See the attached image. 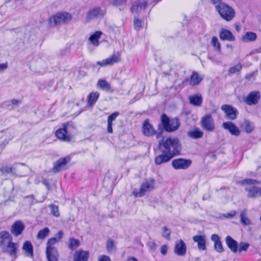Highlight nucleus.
<instances>
[{
    "mask_svg": "<svg viewBox=\"0 0 261 261\" xmlns=\"http://www.w3.org/2000/svg\"><path fill=\"white\" fill-rule=\"evenodd\" d=\"M161 123L158 125L157 131L152 124L149 123V120L148 118L146 119L142 124L143 134L147 137L156 135V138L159 139L162 136L163 130L171 133L177 130L180 126V122L177 117L170 119L166 114L161 115Z\"/></svg>",
    "mask_w": 261,
    "mask_h": 261,
    "instance_id": "f257e3e1",
    "label": "nucleus"
},
{
    "mask_svg": "<svg viewBox=\"0 0 261 261\" xmlns=\"http://www.w3.org/2000/svg\"><path fill=\"white\" fill-rule=\"evenodd\" d=\"M159 149L160 151H164L173 158L180 154L182 147L178 139L169 137L166 139H162L161 141H160Z\"/></svg>",
    "mask_w": 261,
    "mask_h": 261,
    "instance_id": "f03ea898",
    "label": "nucleus"
},
{
    "mask_svg": "<svg viewBox=\"0 0 261 261\" xmlns=\"http://www.w3.org/2000/svg\"><path fill=\"white\" fill-rule=\"evenodd\" d=\"M221 17L227 21H230L235 16V11L230 6L221 3L215 6Z\"/></svg>",
    "mask_w": 261,
    "mask_h": 261,
    "instance_id": "7ed1b4c3",
    "label": "nucleus"
},
{
    "mask_svg": "<svg viewBox=\"0 0 261 261\" xmlns=\"http://www.w3.org/2000/svg\"><path fill=\"white\" fill-rule=\"evenodd\" d=\"M72 18L71 15L67 12H63L57 13L50 17L48 19V23L50 27L58 24L69 22Z\"/></svg>",
    "mask_w": 261,
    "mask_h": 261,
    "instance_id": "20e7f679",
    "label": "nucleus"
},
{
    "mask_svg": "<svg viewBox=\"0 0 261 261\" xmlns=\"http://www.w3.org/2000/svg\"><path fill=\"white\" fill-rule=\"evenodd\" d=\"M154 179L146 180L145 182L141 184L139 191L135 190L133 191V194L136 197H142L145 195L146 192L152 190L154 188Z\"/></svg>",
    "mask_w": 261,
    "mask_h": 261,
    "instance_id": "39448f33",
    "label": "nucleus"
},
{
    "mask_svg": "<svg viewBox=\"0 0 261 261\" xmlns=\"http://www.w3.org/2000/svg\"><path fill=\"white\" fill-rule=\"evenodd\" d=\"M201 126L203 130L208 132H213L215 129L214 120L210 114H206L201 119Z\"/></svg>",
    "mask_w": 261,
    "mask_h": 261,
    "instance_id": "423d86ee",
    "label": "nucleus"
},
{
    "mask_svg": "<svg viewBox=\"0 0 261 261\" xmlns=\"http://www.w3.org/2000/svg\"><path fill=\"white\" fill-rule=\"evenodd\" d=\"M106 14V10L99 7L90 9L87 13L86 19L89 21L95 18H102Z\"/></svg>",
    "mask_w": 261,
    "mask_h": 261,
    "instance_id": "0eeeda50",
    "label": "nucleus"
},
{
    "mask_svg": "<svg viewBox=\"0 0 261 261\" xmlns=\"http://www.w3.org/2000/svg\"><path fill=\"white\" fill-rule=\"evenodd\" d=\"M192 161L190 159L178 158L172 161V166L176 170L188 169L192 164Z\"/></svg>",
    "mask_w": 261,
    "mask_h": 261,
    "instance_id": "6e6552de",
    "label": "nucleus"
},
{
    "mask_svg": "<svg viewBox=\"0 0 261 261\" xmlns=\"http://www.w3.org/2000/svg\"><path fill=\"white\" fill-rule=\"evenodd\" d=\"M71 160L69 156L64 158H60L54 163V167L52 169L53 172L55 173L59 172L62 170L67 169V164Z\"/></svg>",
    "mask_w": 261,
    "mask_h": 261,
    "instance_id": "1a4fd4ad",
    "label": "nucleus"
},
{
    "mask_svg": "<svg viewBox=\"0 0 261 261\" xmlns=\"http://www.w3.org/2000/svg\"><path fill=\"white\" fill-rule=\"evenodd\" d=\"M221 109L225 113L227 119L233 120L237 118L239 114L238 110L231 105H223Z\"/></svg>",
    "mask_w": 261,
    "mask_h": 261,
    "instance_id": "9d476101",
    "label": "nucleus"
},
{
    "mask_svg": "<svg viewBox=\"0 0 261 261\" xmlns=\"http://www.w3.org/2000/svg\"><path fill=\"white\" fill-rule=\"evenodd\" d=\"M69 125V123H63V127L57 129L56 132V137L60 140L65 142H69L71 140L70 135L68 134V126Z\"/></svg>",
    "mask_w": 261,
    "mask_h": 261,
    "instance_id": "9b49d317",
    "label": "nucleus"
},
{
    "mask_svg": "<svg viewBox=\"0 0 261 261\" xmlns=\"http://www.w3.org/2000/svg\"><path fill=\"white\" fill-rule=\"evenodd\" d=\"M148 0H138L132 6L130 11L133 13L139 14L141 10H145L147 7Z\"/></svg>",
    "mask_w": 261,
    "mask_h": 261,
    "instance_id": "f8f14e48",
    "label": "nucleus"
},
{
    "mask_svg": "<svg viewBox=\"0 0 261 261\" xmlns=\"http://www.w3.org/2000/svg\"><path fill=\"white\" fill-rule=\"evenodd\" d=\"M260 98V93L258 91L250 92L247 96L245 102L249 106L255 105L258 102Z\"/></svg>",
    "mask_w": 261,
    "mask_h": 261,
    "instance_id": "ddd939ff",
    "label": "nucleus"
},
{
    "mask_svg": "<svg viewBox=\"0 0 261 261\" xmlns=\"http://www.w3.org/2000/svg\"><path fill=\"white\" fill-rule=\"evenodd\" d=\"M25 229V225L21 220H17L12 224L11 232L15 237L21 235Z\"/></svg>",
    "mask_w": 261,
    "mask_h": 261,
    "instance_id": "4468645a",
    "label": "nucleus"
},
{
    "mask_svg": "<svg viewBox=\"0 0 261 261\" xmlns=\"http://www.w3.org/2000/svg\"><path fill=\"white\" fill-rule=\"evenodd\" d=\"M245 191L247 192V196L250 198L256 199L261 196V188L252 186L245 188Z\"/></svg>",
    "mask_w": 261,
    "mask_h": 261,
    "instance_id": "2eb2a0df",
    "label": "nucleus"
},
{
    "mask_svg": "<svg viewBox=\"0 0 261 261\" xmlns=\"http://www.w3.org/2000/svg\"><path fill=\"white\" fill-rule=\"evenodd\" d=\"M222 127L229 131L230 134L235 136H238L240 134V130L239 128L231 121H227L223 122Z\"/></svg>",
    "mask_w": 261,
    "mask_h": 261,
    "instance_id": "dca6fc26",
    "label": "nucleus"
},
{
    "mask_svg": "<svg viewBox=\"0 0 261 261\" xmlns=\"http://www.w3.org/2000/svg\"><path fill=\"white\" fill-rule=\"evenodd\" d=\"M120 60V58L119 56L113 55L111 57L108 58L105 60L97 62V64L101 67H103L113 65L114 63H118Z\"/></svg>",
    "mask_w": 261,
    "mask_h": 261,
    "instance_id": "f3484780",
    "label": "nucleus"
},
{
    "mask_svg": "<svg viewBox=\"0 0 261 261\" xmlns=\"http://www.w3.org/2000/svg\"><path fill=\"white\" fill-rule=\"evenodd\" d=\"M46 254L48 261H58L59 254L56 248L46 247Z\"/></svg>",
    "mask_w": 261,
    "mask_h": 261,
    "instance_id": "a211bd4d",
    "label": "nucleus"
},
{
    "mask_svg": "<svg viewBox=\"0 0 261 261\" xmlns=\"http://www.w3.org/2000/svg\"><path fill=\"white\" fill-rule=\"evenodd\" d=\"M89 252L83 250H79L75 252L73 261H88Z\"/></svg>",
    "mask_w": 261,
    "mask_h": 261,
    "instance_id": "6ab92c4d",
    "label": "nucleus"
},
{
    "mask_svg": "<svg viewBox=\"0 0 261 261\" xmlns=\"http://www.w3.org/2000/svg\"><path fill=\"white\" fill-rule=\"evenodd\" d=\"M211 240L214 243V249L219 253H222L224 251L222 242L220 237L217 234H213L211 236Z\"/></svg>",
    "mask_w": 261,
    "mask_h": 261,
    "instance_id": "aec40b11",
    "label": "nucleus"
},
{
    "mask_svg": "<svg viewBox=\"0 0 261 261\" xmlns=\"http://www.w3.org/2000/svg\"><path fill=\"white\" fill-rule=\"evenodd\" d=\"M174 253L179 256L184 255L187 251V246L184 241L180 240L175 244Z\"/></svg>",
    "mask_w": 261,
    "mask_h": 261,
    "instance_id": "412c9836",
    "label": "nucleus"
},
{
    "mask_svg": "<svg viewBox=\"0 0 261 261\" xmlns=\"http://www.w3.org/2000/svg\"><path fill=\"white\" fill-rule=\"evenodd\" d=\"M219 37L222 40L234 41L236 40L234 36L230 31L223 28L220 31Z\"/></svg>",
    "mask_w": 261,
    "mask_h": 261,
    "instance_id": "4be33fe9",
    "label": "nucleus"
},
{
    "mask_svg": "<svg viewBox=\"0 0 261 261\" xmlns=\"http://www.w3.org/2000/svg\"><path fill=\"white\" fill-rule=\"evenodd\" d=\"M193 240L195 242L197 243V247L200 250H206L205 236L196 235L193 237Z\"/></svg>",
    "mask_w": 261,
    "mask_h": 261,
    "instance_id": "5701e85b",
    "label": "nucleus"
},
{
    "mask_svg": "<svg viewBox=\"0 0 261 261\" xmlns=\"http://www.w3.org/2000/svg\"><path fill=\"white\" fill-rule=\"evenodd\" d=\"M161 152L162 154L156 156L154 159V163L156 165H159L167 163L173 158L168 154L165 153L164 151H161Z\"/></svg>",
    "mask_w": 261,
    "mask_h": 261,
    "instance_id": "b1692460",
    "label": "nucleus"
},
{
    "mask_svg": "<svg viewBox=\"0 0 261 261\" xmlns=\"http://www.w3.org/2000/svg\"><path fill=\"white\" fill-rule=\"evenodd\" d=\"M225 242L230 249V250L233 253H236L238 250V243L237 241L234 240L231 236H227L225 238Z\"/></svg>",
    "mask_w": 261,
    "mask_h": 261,
    "instance_id": "393cba45",
    "label": "nucleus"
},
{
    "mask_svg": "<svg viewBox=\"0 0 261 261\" xmlns=\"http://www.w3.org/2000/svg\"><path fill=\"white\" fill-rule=\"evenodd\" d=\"M12 237L7 231L0 232V247H4L8 244V242L12 241Z\"/></svg>",
    "mask_w": 261,
    "mask_h": 261,
    "instance_id": "a878e982",
    "label": "nucleus"
},
{
    "mask_svg": "<svg viewBox=\"0 0 261 261\" xmlns=\"http://www.w3.org/2000/svg\"><path fill=\"white\" fill-rule=\"evenodd\" d=\"M187 136L192 139H200L203 137V132L199 128L195 127L187 133Z\"/></svg>",
    "mask_w": 261,
    "mask_h": 261,
    "instance_id": "bb28decb",
    "label": "nucleus"
},
{
    "mask_svg": "<svg viewBox=\"0 0 261 261\" xmlns=\"http://www.w3.org/2000/svg\"><path fill=\"white\" fill-rule=\"evenodd\" d=\"M22 250L27 256L33 258L34 256L33 246L29 241H25L22 246Z\"/></svg>",
    "mask_w": 261,
    "mask_h": 261,
    "instance_id": "cd10ccee",
    "label": "nucleus"
},
{
    "mask_svg": "<svg viewBox=\"0 0 261 261\" xmlns=\"http://www.w3.org/2000/svg\"><path fill=\"white\" fill-rule=\"evenodd\" d=\"M99 93L98 92H92L88 96L87 105L89 107H93L98 100Z\"/></svg>",
    "mask_w": 261,
    "mask_h": 261,
    "instance_id": "c85d7f7f",
    "label": "nucleus"
},
{
    "mask_svg": "<svg viewBox=\"0 0 261 261\" xmlns=\"http://www.w3.org/2000/svg\"><path fill=\"white\" fill-rule=\"evenodd\" d=\"M256 34L252 32H247L242 37V40L244 42H253L256 40Z\"/></svg>",
    "mask_w": 261,
    "mask_h": 261,
    "instance_id": "c756f323",
    "label": "nucleus"
},
{
    "mask_svg": "<svg viewBox=\"0 0 261 261\" xmlns=\"http://www.w3.org/2000/svg\"><path fill=\"white\" fill-rule=\"evenodd\" d=\"M189 99L190 103L194 106H200L202 102V98L200 94L191 96Z\"/></svg>",
    "mask_w": 261,
    "mask_h": 261,
    "instance_id": "7c9ffc66",
    "label": "nucleus"
},
{
    "mask_svg": "<svg viewBox=\"0 0 261 261\" xmlns=\"http://www.w3.org/2000/svg\"><path fill=\"white\" fill-rule=\"evenodd\" d=\"M102 32L100 31H96L94 34L91 35L89 37V40L90 43L94 46H97L99 45V39L101 37Z\"/></svg>",
    "mask_w": 261,
    "mask_h": 261,
    "instance_id": "2f4dec72",
    "label": "nucleus"
},
{
    "mask_svg": "<svg viewBox=\"0 0 261 261\" xmlns=\"http://www.w3.org/2000/svg\"><path fill=\"white\" fill-rule=\"evenodd\" d=\"M17 165L14 164L12 166H4L0 168V171L2 173H12L16 174Z\"/></svg>",
    "mask_w": 261,
    "mask_h": 261,
    "instance_id": "473e14b6",
    "label": "nucleus"
},
{
    "mask_svg": "<svg viewBox=\"0 0 261 261\" xmlns=\"http://www.w3.org/2000/svg\"><path fill=\"white\" fill-rule=\"evenodd\" d=\"M202 81V78L199 77L198 74L193 72L191 75L189 81V85L194 86L198 85Z\"/></svg>",
    "mask_w": 261,
    "mask_h": 261,
    "instance_id": "72a5a7b5",
    "label": "nucleus"
},
{
    "mask_svg": "<svg viewBox=\"0 0 261 261\" xmlns=\"http://www.w3.org/2000/svg\"><path fill=\"white\" fill-rule=\"evenodd\" d=\"M242 127L245 132L248 134L251 133L254 128L253 123L249 120H245L243 124L242 125Z\"/></svg>",
    "mask_w": 261,
    "mask_h": 261,
    "instance_id": "f704fd0d",
    "label": "nucleus"
},
{
    "mask_svg": "<svg viewBox=\"0 0 261 261\" xmlns=\"http://www.w3.org/2000/svg\"><path fill=\"white\" fill-rule=\"evenodd\" d=\"M7 246L10 249L9 254L11 256H14L16 254L18 245L17 244L12 242V241L8 242Z\"/></svg>",
    "mask_w": 261,
    "mask_h": 261,
    "instance_id": "c9c22d12",
    "label": "nucleus"
},
{
    "mask_svg": "<svg viewBox=\"0 0 261 261\" xmlns=\"http://www.w3.org/2000/svg\"><path fill=\"white\" fill-rule=\"evenodd\" d=\"M237 183L242 186L258 185L260 183L259 181L253 179H245L237 181Z\"/></svg>",
    "mask_w": 261,
    "mask_h": 261,
    "instance_id": "e433bc0d",
    "label": "nucleus"
},
{
    "mask_svg": "<svg viewBox=\"0 0 261 261\" xmlns=\"http://www.w3.org/2000/svg\"><path fill=\"white\" fill-rule=\"evenodd\" d=\"M106 249L109 253L116 251V246L113 240L111 239H108L106 243Z\"/></svg>",
    "mask_w": 261,
    "mask_h": 261,
    "instance_id": "4c0bfd02",
    "label": "nucleus"
},
{
    "mask_svg": "<svg viewBox=\"0 0 261 261\" xmlns=\"http://www.w3.org/2000/svg\"><path fill=\"white\" fill-rule=\"evenodd\" d=\"M80 245V241L73 238H70L69 240V248L70 250L73 251L76 249Z\"/></svg>",
    "mask_w": 261,
    "mask_h": 261,
    "instance_id": "58836bf2",
    "label": "nucleus"
},
{
    "mask_svg": "<svg viewBox=\"0 0 261 261\" xmlns=\"http://www.w3.org/2000/svg\"><path fill=\"white\" fill-rule=\"evenodd\" d=\"M49 232V229L47 227H44L38 231L37 238L38 239H44L46 237L48 236Z\"/></svg>",
    "mask_w": 261,
    "mask_h": 261,
    "instance_id": "ea45409f",
    "label": "nucleus"
},
{
    "mask_svg": "<svg viewBox=\"0 0 261 261\" xmlns=\"http://www.w3.org/2000/svg\"><path fill=\"white\" fill-rule=\"evenodd\" d=\"M97 86L103 90L107 91H110L111 89L110 85L105 80H100L98 82Z\"/></svg>",
    "mask_w": 261,
    "mask_h": 261,
    "instance_id": "a19ab883",
    "label": "nucleus"
},
{
    "mask_svg": "<svg viewBox=\"0 0 261 261\" xmlns=\"http://www.w3.org/2000/svg\"><path fill=\"white\" fill-rule=\"evenodd\" d=\"M8 142L7 141L6 136L0 132V153L5 148Z\"/></svg>",
    "mask_w": 261,
    "mask_h": 261,
    "instance_id": "79ce46f5",
    "label": "nucleus"
},
{
    "mask_svg": "<svg viewBox=\"0 0 261 261\" xmlns=\"http://www.w3.org/2000/svg\"><path fill=\"white\" fill-rule=\"evenodd\" d=\"M48 207L50 209V214L53 216L56 217H59L60 216L58 206L51 204L48 205Z\"/></svg>",
    "mask_w": 261,
    "mask_h": 261,
    "instance_id": "37998d69",
    "label": "nucleus"
},
{
    "mask_svg": "<svg viewBox=\"0 0 261 261\" xmlns=\"http://www.w3.org/2000/svg\"><path fill=\"white\" fill-rule=\"evenodd\" d=\"M128 0H113L112 4L116 7H119V10L124 9V6L125 5Z\"/></svg>",
    "mask_w": 261,
    "mask_h": 261,
    "instance_id": "c03bdc74",
    "label": "nucleus"
},
{
    "mask_svg": "<svg viewBox=\"0 0 261 261\" xmlns=\"http://www.w3.org/2000/svg\"><path fill=\"white\" fill-rule=\"evenodd\" d=\"M246 213L245 211H243L241 212L240 215L241 222L242 224L248 225L251 223V221L246 216Z\"/></svg>",
    "mask_w": 261,
    "mask_h": 261,
    "instance_id": "a18cd8bd",
    "label": "nucleus"
},
{
    "mask_svg": "<svg viewBox=\"0 0 261 261\" xmlns=\"http://www.w3.org/2000/svg\"><path fill=\"white\" fill-rule=\"evenodd\" d=\"M134 25L135 30L137 31H139L140 29L143 28L142 21L137 17H135L134 19Z\"/></svg>",
    "mask_w": 261,
    "mask_h": 261,
    "instance_id": "49530a36",
    "label": "nucleus"
},
{
    "mask_svg": "<svg viewBox=\"0 0 261 261\" xmlns=\"http://www.w3.org/2000/svg\"><path fill=\"white\" fill-rule=\"evenodd\" d=\"M211 43L213 46L215 47L217 51L220 52L221 46L217 37L213 36L212 37Z\"/></svg>",
    "mask_w": 261,
    "mask_h": 261,
    "instance_id": "de8ad7c7",
    "label": "nucleus"
},
{
    "mask_svg": "<svg viewBox=\"0 0 261 261\" xmlns=\"http://www.w3.org/2000/svg\"><path fill=\"white\" fill-rule=\"evenodd\" d=\"M19 103H20L19 100L16 99H13L11 100V101H6V102H4V105L5 107H7L8 108H9L11 109H12V108H13V106H12L13 105H17Z\"/></svg>",
    "mask_w": 261,
    "mask_h": 261,
    "instance_id": "09e8293b",
    "label": "nucleus"
},
{
    "mask_svg": "<svg viewBox=\"0 0 261 261\" xmlns=\"http://www.w3.org/2000/svg\"><path fill=\"white\" fill-rule=\"evenodd\" d=\"M163 232L162 236L163 238L169 240L170 236L171 233V231L170 229H168L166 226H164L162 228Z\"/></svg>",
    "mask_w": 261,
    "mask_h": 261,
    "instance_id": "8fccbe9b",
    "label": "nucleus"
},
{
    "mask_svg": "<svg viewBox=\"0 0 261 261\" xmlns=\"http://www.w3.org/2000/svg\"><path fill=\"white\" fill-rule=\"evenodd\" d=\"M242 68L241 64L239 63L237 65L230 67L229 69V72L230 73H235L240 71Z\"/></svg>",
    "mask_w": 261,
    "mask_h": 261,
    "instance_id": "3c124183",
    "label": "nucleus"
},
{
    "mask_svg": "<svg viewBox=\"0 0 261 261\" xmlns=\"http://www.w3.org/2000/svg\"><path fill=\"white\" fill-rule=\"evenodd\" d=\"M57 242L58 241L56 238H51L49 239L46 243V247H50V248H55L53 246L55 245Z\"/></svg>",
    "mask_w": 261,
    "mask_h": 261,
    "instance_id": "603ef678",
    "label": "nucleus"
},
{
    "mask_svg": "<svg viewBox=\"0 0 261 261\" xmlns=\"http://www.w3.org/2000/svg\"><path fill=\"white\" fill-rule=\"evenodd\" d=\"M249 247V244L247 243L241 242L239 244V251L241 252L243 251H246Z\"/></svg>",
    "mask_w": 261,
    "mask_h": 261,
    "instance_id": "864d4df0",
    "label": "nucleus"
},
{
    "mask_svg": "<svg viewBox=\"0 0 261 261\" xmlns=\"http://www.w3.org/2000/svg\"><path fill=\"white\" fill-rule=\"evenodd\" d=\"M119 115V113L118 112H115L110 115L108 117V120L113 122L114 121L116 117Z\"/></svg>",
    "mask_w": 261,
    "mask_h": 261,
    "instance_id": "5fc2aeb1",
    "label": "nucleus"
},
{
    "mask_svg": "<svg viewBox=\"0 0 261 261\" xmlns=\"http://www.w3.org/2000/svg\"><path fill=\"white\" fill-rule=\"evenodd\" d=\"M8 63L0 64V73H3L8 68Z\"/></svg>",
    "mask_w": 261,
    "mask_h": 261,
    "instance_id": "6e6d98bb",
    "label": "nucleus"
},
{
    "mask_svg": "<svg viewBox=\"0 0 261 261\" xmlns=\"http://www.w3.org/2000/svg\"><path fill=\"white\" fill-rule=\"evenodd\" d=\"M108 121V126H107V132L109 133H113V122L110 121L108 120H107Z\"/></svg>",
    "mask_w": 261,
    "mask_h": 261,
    "instance_id": "4d7b16f0",
    "label": "nucleus"
},
{
    "mask_svg": "<svg viewBox=\"0 0 261 261\" xmlns=\"http://www.w3.org/2000/svg\"><path fill=\"white\" fill-rule=\"evenodd\" d=\"M167 251H168L167 245H163L161 246V252L163 255H166L167 253Z\"/></svg>",
    "mask_w": 261,
    "mask_h": 261,
    "instance_id": "13d9d810",
    "label": "nucleus"
},
{
    "mask_svg": "<svg viewBox=\"0 0 261 261\" xmlns=\"http://www.w3.org/2000/svg\"><path fill=\"white\" fill-rule=\"evenodd\" d=\"M98 261H111L110 257L106 255H102L98 258Z\"/></svg>",
    "mask_w": 261,
    "mask_h": 261,
    "instance_id": "bf43d9fd",
    "label": "nucleus"
},
{
    "mask_svg": "<svg viewBox=\"0 0 261 261\" xmlns=\"http://www.w3.org/2000/svg\"><path fill=\"white\" fill-rule=\"evenodd\" d=\"M69 53V49L67 48H65L62 50H61L59 53V55L61 57L67 56Z\"/></svg>",
    "mask_w": 261,
    "mask_h": 261,
    "instance_id": "052dcab7",
    "label": "nucleus"
},
{
    "mask_svg": "<svg viewBox=\"0 0 261 261\" xmlns=\"http://www.w3.org/2000/svg\"><path fill=\"white\" fill-rule=\"evenodd\" d=\"M63 232L62 230L59 231L56 235V238L58 240V241H59L63 237Z\"/></svg>",
    "mask_w": 261,
    "mask_h": 261,
    "instance_id": "680f3d73",
    "label": "nucleus"
},
{
    "mask_svg": "<svg viewBox=\"0 0 261 261\" xmlns=\"http://www.w3.org/2000/svg\"><path fill=\"white\" fill-rule=\"evenodd\" d=\"M41 182L48 190L50 189V185L47 179H43Z\"/></svg>",
    "mask_w": 261,
    "mask_h": 261,
    "instance_id": "e2e57ef3",
    "label": "nucleus"
},
{
    "mask_svg": "<svg viewBox=\"0 0 261 261\" xmlns=\"http://www.w3.org/2000/svg\"><path fill=\"white\" fill-rule=\"evenodd\" d=\"M236 215V212L234 211L231 212L230 213H227L226 215V217L227 218H232Z\"/></svg>",
    "mask_w": 261,
    "mask_h": 261,
    "instance_id": "0e129e2a",
    "label": "nucleus"
},
{
    "mask_svg": "<svg viewBox=\"0 0 261 261\" xmlns=\"http://www.w3.org/2000/svg\"><path fill=\"white\" fill-rule=\"evenodd\" d=\"M221 1L222 0H211V2L214 5L219 4L222 3Z\"/></svg>",
    "mask_w": 261,
    "mask_h": 261,
    "instance_id": "69168bd1",
    "label": "nucleus"
},
{
    "mask_svg": "<svg viewBox=\"0 0 261 261\" xmlns=\"http://www.w3.org/2000/svg\"><path fill=\"white\" fill-rule=\"evenodd\" d=\"M189 81L190 80H189V78L187 77L182 81V84L185 85H187L188 84L189 85Z\"/></svg>",
    "mask_w": 261,
    "mask_h": 261,
    "instance_id": "338daca9",
    "label": "nucleus"
},
{
    "mask_svg": "<svg viewBox=\"0 0 261 261\" xmlns=\"http://www.w3.org/2000/svg\"><path fill=\"white\" fill-rule=\"evenodd\" d=\"M127 261H138V259L134 257H129L127 258Z\"/></svg>",
    "mask_w": 261,
    "mask_h": 261,
    "instance_id": "774afa93",
    "label": "nucleus"
}]
</instances>
